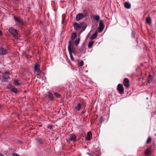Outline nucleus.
I'll list each match as a JSON object with an SVG mask.
<instances>
[{
    "label": "nucleus",
    "instance_id": "f257e3e1",
    "mask_svg": "<svg viewBox=\"0 0 156 156\" xmlns=\"http://www.w3.org/2000/svg\"><path fill=\"white\" fill-rule=\"evenodd\" d=\"M86 103L83 100H80L79 102L77 103L75 106V108L77 111H80L82 107H85Z\"/></svg>",
    "mask_w": 156,
    "mask_h": 156
},
{
    "label": "nucleus",
    "instance_id": "f03ea898",
    "mask_svg": "<svg viewBox=\"0 0 156 156\" xmlns=\"http://www.w3.org/2000/svg\"><path fill=\"white\" fill-rule=\"evenodd\" d=\"M9 32L15 37H18V32L17 30L13 27H11L9 29Z\"/></svg>",
    "mask_w": 156,
    "mask_h": 156
},
{
    "label": "nucleus",
    "instance_id": "7ed1b4c3",
    "mask_svg": "<svg viewBox=\"0 0 156 156\" xmlns=\"http://www.w3.org/2000/svg\"><path fill=\"white\" fill-rule=\"evenodd\" d=\"M117 89L120 94H122L124 93V88L122 84H119L117 87Z\"/></svg>",
    "mask_w": 156,
    "mask_h": 156
},
{
    "label": "nucleus",
    "instance_id": "20e7f679",
    "mask_svg": "<svg viewBox=\"0 0 156 156\" xmlns=\"http://www.w3.org/2000/svg\"><path fill=\"white\" fill-rule=\"evenodd\" d=\"M9 53L7 49H5L2 47H0V55H5Z\"/></svg>",
    "mask_w": 156,
    "mask_h": 156
},
{
    "label": "nucleus",
    "instance_id": "39448f33",
    "mask_svg": "<svg viewBox=\"0 0 156 156\" xmlns=\"http://www.w3.org/2000/svg\"><path fill=\"white\" fill-rule=\"evenodd\" d=\"M84 23V22L80 23V24L77 23H75L74 24L73 26L75 30H77L83 27V26Z\"/></svg>",
    "mask_w": 156,
    "mask_h": 156
},
{
    "label": "nucleus",
    "instance_id": "423d86ee",
    "mask_svg": "<svg viewBox=\"0 0 156 156\" xmlns=\"http://www.w3.org/2000/svg\"><path fill=\"white\" fill-rule=\"evenodd\" d=\"M68 50L70 53H73V47L72 44V41L70 40H69V45L68 46Z\"/></svg>",
    "mask_w": 156,
    "mask_h": 156
},
{
    "label": "nucleus",
    "instance_id": "0eeeda50",
    "mask_svg": "<svg viewBox=\"0 0 156 156\" xmlns=\"http://www.w3.org/2000/svg\"><path fill=\"white\" fill-rule=\"evenodd\" d=\"M8 87L10 90L16 94H17L18 92L17 89L14 87L12 84H10L8 85Z\"/></svg>",
    "mask_w": 156,
    "mask_h": 156
},
{
    "label": "nucleus",
    "instance_id": "6e6552de",
    "mask_svg": "<svg viewBox=\"0 0 156 156\" xmlns=\"http://www.w3.org/2000/svg\"><path fill=\"white\" fill-rule=\"evenodd\" d=\"M105 25L104 24V22L101 20L99 23V27L98 28V30L99 32H101L104 30Z\"/></svg>",
    "mask_w": 156,
    "mask_h": 156
},
{
    "label": "nucleus",
    "instance_id": "1a4fd4ad",
    "mask_svg": "<svg viewBox=\"0 0 156 156\" xmlns=\"http://www.w3.org/2000/svg\"><path fill=\"white\" fill-rule=\"evenodd\" d=\"M70 137L69 138L68 140H67V142L69 141H72L73 142H76V136L74 134H71L70 135Z\"/></svg>",
    "mask_w": 156,
    "mask_h": 156
},
{
    "label": "nucleus",
    "instance_id": "9d476101",
    "mask_svg": "<svg viewBox=\"0 0 156 156\" xmlns=\"http://www.w3.org/2000/svg\"><path fill=\"white\" fill-rule=\"evenodd\" d=\"M9 71H6L5 73L3 74V78L4 82L7 81L8 79L9 78Z\"/></svg>",
    "mask_w": 156,
    "mask_h": 156
},
{
    "label": "nucleus",
    "instance_id": "9b49d317",
    "mask_svg": "<svg viewBox=\"0 0 156 156\" xmlns=\"http://www.w3.org/2000/svg\"><path fill=\"white\" fill-rule=\"evenodd\" d=\"M123 83L126 88H128L129 87V81L128 78H126L123 81Z\"/></svg>",
    "mask_w": 156,
    "mask_h": 156
},
{
    "label": "nucleus",
    "instance_id": "f8f14e48",
    "mask_svg": "<svg viewBox=\"0 0 156 156\" xmlns=\"http://www.w3.org/2000/svg\"><path fill=\"white\" fill-rule=\"evenodd\" d=\"M84 16L83 14L81 13H78L76 17V20L77 21H79L80 19H82L84 17Z\"/></svg>",
    "mask_w": 156,
    "mask_h": 156
},
{
    "label": "nucleus",
    "instance_id": "ddd939ff",
    "mask_svg": "<svg viewBox=\"0 0 156 156\" xmlns=\"http://www.w3.org/2000/svg\"><path fill=\"white\" fill-rule=\"evenodd\" d=\"M151 147H148L147 148L144 152V154L145 155L147 156L150 154L151 153Z\"/></svg>",
    "mask_w": 156,
    "mask_h": 156
},
{
    "label": "nucleus",
    "instance_id": "4468645a",
    "mask_svg": "<svg viewBox=\"0 0 156 156\" xmlns=\"http://www.w3.org/2000/svg\"><path fill=\"white\" fill-rule=\"evenodd\" d=\"M13 18L14 20L17 21L18 23L20 24H21L22 25H23V23L22 22V21L19 19L17 17L15 16H14Z\"/></svg>",
    "mask_w": 156,
    "mask_h": 156
},
{
    "label": "nucleus",
    "instance_id": "2eb2a0df",
    "mask_svg": "<svg viewBox=\"0 0 156 156\" xmlns=\"http://www.w3.org/2000/svg\"><path fill=\"white\" fill-rule=\"evenodd\" d=\"M92 134L90 132H88L87 133V136L86 139L87 140H90L92 138Z\"/></svg>",
    "mask_w": 156,
    "mask_h": 156
},
{
    "label": "nucleus",
    "instance_id": "dca6fc26",
    "mask_svg": "<svg viewBox=\"0 0 156 156\" xmlns=\"http://www.w3.org/2000/svg\"><path fill=\"white\" fill-rule=\"evenodd\" d=\"M40 65L37 63H36L34 67V70L36 71H39L40 69Z\"/></svg>",
    "mask_w": 156,
    "mask_h": 156
},
{
    "label": "nucleus",
    "instance_id": "f3484780",
    "mask_svg": "<svg viewBox=\"0 0 156 156\" xmlns=\"http://www.w3.org/2000/svg\"><path fill=\"white\" fill-rule=\"evenodd\" d=\"M48 98H49L50 100L52 101L54 100L53 95L52 93L50 92H48Z\"/></svg>",
    "mask_w": 156,
    "mask_h": 156
},
{
    "label": "nucleus",
    "instance_id": "a211bd4d",
    "mask_svg": "<svg viewBox=\"0 0 156 156\" xmlns=\"http://www.w3.org/2000/svg\"><path fill=\"white\" fill-rule=\"evenodd\" d=\"M146 22L149 25H150L151 24V19L149 16L146 19Z\"/></svg>",
    "mask_w": 156,
    "mask_h": 156
},
{
    "label": "nucleus",
    "instance_id": "6ab92c4d",
    "mask_svg": "<svg viewBox=\"0 0 156 156\" xmlns=\"http://www.w3.org/2000/svg\"><path fill=\"white\" fill-rule=\"evenodd\" d=\"M98 31L97 30H96L94 33L90 37V39L93 40L98 35Z\"/></svg>",
    "mask_w": 156,
    "mask_h": 156
},
{
    "label": "nucleus",
    "instance_id": "aec40b11",
    "mask_svg": "<svg viewBox=\"0 0 156 156\" xmlns=\"http://www.w3.org/2000/svg\"><path fill=\"white\" fill-rule=\"evenodd\" d=\"M131 5L128 2H126L124 3V6L126 9H130L131 7Z\"/></svg>",
    "mask_w": 156,
    "mask_h": 156
},
{
    "label": "nucleus",
    "instance_id": "412c9836",
    "mask_svg": "<svg viewBox=\"0 0 156 156\" xmlns=\"http://www.w3.org/2000/svg\"><path fill=\"white\" fill-rule=\"evenodd\" d=\"M94 41H90L89 42L88 44V47L89 48H91L92 46H93V44H94Z\"/></svg>",
    "mask_w": 156,
    "mask_h": 156
},
{
    "label": "nucleus",
    "instance_id": "4be33fe9",
    "mask_svg": "<svg viewBox=\"0 0 156 156\" xmlns=\"http://www.w3.org/2000/svg\"><path fill=\"white\" fill-rule=\"evenodd\" d=\"M153 76L151 75L149 76L147 79V81L149 83H151L152 81Z\"/></svg>",
    "mask_w": 156,
    "mask_h": 156
},
{
    "label": "nucleus",
    "instance_id": "5701e85b",
    "mask_svg": "<svg viewBox=\"0 0 156 156\" xmlns=\"http://www.w3.org/2000/svg\"><path fill=\"white\" fill-rule=\"evenodd\" d=\"M93 18L97 21H98L100 18V17L98 15H93Z\"/></svg>",
    "mask_w": 156,
    "mask_h": 156
},
{
    "label": "nucleus",
    "instance_id": "b1692460",
    "mask_svg": "<svg viewBox=\"0 0 156 156\" xmlns=\"http://www.w3.org/2000/svg\"><path fill=\"white\" fill-rule=\"evenodd\" d=\"M14 82L15 85L17 86H20L22 85L21 83H19L17 79L14 80Z\"/></svg>",
    "mask_w": 156,
    "mask_h": 156
},
{
    "label": "nucleus",
    "instance_id": "393cba45",
    "mask_svg": "<svg viewBox=\"0 0 156 156\" xmlns=\"http://www.w3.org/2000/svg\"><path fill=\"white\" fill-rule=\"evenodd\" d=\"M37 141L40 144H44V140L40 138H37L36 139Z\"/></svg>",
    "mask_w": 156,
    "mask_h": 156
},
{
    "label": "nucleus",
    "instance_id": "a878e982",
    "mask_svg": "<svg viewBox=\"0 0 156 156\" xmlns=\"http://www.w3.org/2000/svg\"><path fill=\"white\" fill-rule=\"evenodd\" d=\"M36 76L37 78H39V77H41V70H39V71H37Z\"/></svg>",
    "mask_w": 156,
    "mask_h": 156
},
{
    "label": "nucleus",
    "instance_id": "bb28decb",
    "mask_svg": "<svg viewBox=\"0 0 156 156\" xmlns=\"http://www.w3.org/2000/svg\"><path fill=\"white\" fill-rule=\"evenodd\" d=\"M53 94H54L55 95L57 98H59L61 97V95L59 94L57 92H56L55 91H53Z\"/></svg>",
    "mask_w": 156,
    "mask_h": 156
},
{
    "label": "nucleus",
    "instance_id": "cd10ccee",
    "mask_svg": "<svg viewBox=\"0 0 156 156\" xmlns=\"http://www.w3.org/2000/svg\"><path fill=\"white\" fill-rule=\"evenodd\" d=\"M76 36H77V35H76V33H73L71 35V39L73 40H74L75 39V38L76 37Z\"/></svg>",
    "mask_w": 156,
    "mask_h": 156
},
{
    "label": "nucleus",
    "instance_id": "c85d7f7f",
    "mask_svg": "<svg viewBox=\"0 0 156 156\" xmlns=\"http://www.w3.org/2000/svg\"><path fill=\"white\" fill-rule=\"evenodd\" d=\"M152 141V138L151 137H149L147 140L146 144H147L150 143Z\"/></svg>",
    "mask_w": 156,
    "mask_h": 156
},
{
    "label": "nucleus",
    "instance_id": "c756f323",
    "mask_svg": "<svg viewBox=\"0 0 156 156\" xmlns=\"http://www.w3.org/2000/svg\"><path fill=\"white\" fill-rule=\"evenodd\" d=\"M80 41V39L78 38L75 41V44L76 46H77L79 44Z\"/></svg>",
    "mask_w": 156,
    "mask_h": 156
},
{
    "label": "nucleus",
    "instance_id": "7c9ffc66",
    "mask_svg": "<svg viewBox=\"0 0 156 156\" xmlns=\"http://www.w3.org/2000/svg\"><path fill=\"white\" fill-rule=\"evenodd\" d=\"M84 46H82L80 47V48L79 49L78 51H79V52H81L83 49Z\"/></svg>",
    "mask_w": 156,
    "mask_h": 156
},
{
    "label": "nucleus",
    "instance_id": "2f4dec72",
    "mask_svg": "<svg viewBox=\"0 0 156 156\" xmlns=\"http://www.w3.org/2000/svg\"><path fill=\"white\" fill-rule=\"evenodd\" d=\"M78 65L79 66H81L83 65V61H81L80 62L78 63Z\"/></svg>",
    "mask_w": 156,
    "mask_h": 156
},
{
    "label": "nucleus",
    "instance_id": "473e14b6",
    "mask_svg": "<svg viewBox=\"0 0 156 156\" xmlns=\"http://www.w3.org/2000/svg\"><path fill=\"white\" fill-rule=\"evenodd\" d=\"M69 55H70V58H71V60L72 61H74V58L73 57V56L72 55V53H70Z\"/></svg>",
    "mask_w": 156,
    "mask_h": 156
},
{
    "label": "nucleus",
    "instance_id": "72a5a7b5",
    "mask_svg": "<svg viewBox=\"0 0 156 156\" xmlns=\"http://www.w3.org/2000/svg\"><path fill=\"white\" fill-rule=\"evenodd\" d=\"M99 122L101 123H102V122L103 121V117L102 116L100 117V119H99Z\"/></svg>",
    "mask_w": 156,
    "mask_h": 156
},
{
    "label": "nucleus",
    "instance_id": "f704fd0d",
    "mask_svg": "<svg viewBox=\"0 0 156 156\" xmlns=\"http://www.w3.org/2000/svg\"><path fill=\"white\" fill-rule=\"evenodd\" d=\"M47 127L49 129H52L53 128V126L52 125H49L47 126Z\"/></svg>",
    "mask_w": 156,
    "mask_h": 156
},
{
    "label": "nucleus",
    "instance_id": "c9c22d12",
    "mask_svg": "<svg viewBox=\"0 0 156 156\" xmlns=\"http://www.w3.org/2000/svg\"><path fill=\"white\" fill-rule=\"evenodd\" d=\"M12 156H19V155L18 154L16 153H13L12 154Z\"/></svg>",
    "mask_w": 156,
    "mask_h": 156
},
{
    "label": "nucleus",
    "instance_id": "e433bc0d",
    "mask_svg": "<svg viewBox=\"0 0 156 156\" xmlns=\"http://www.w3.org/2000/svg\"><path fill=\"white\" fill-rule=\"evenodd\" d=\"M0 156H5L4 154L0 153Z\"/></svg>",
    "mask_w": 156,
    "mask_h": 156
},
{
    "label": "nucleus",
    "instance_id": "4c0bfd02",
    "mask_svg": "<svg viewBox=\"0 0 156 156\" xmlns=\"http://www.w3.org/2000/svg\"><path fill=\"white\" fill-rule=\"evenodd\" d=\"M2 34V33L1 30H0V36Z\"/></svg>",
    "mask_w": 156,
    "mask_h": 156
},
{
    "label": "nucleus",
    "instance_id": "58836bf2",
    "mask_svg": "<svg viewBox=\"0 0 156 156\" xmlns=\"http://www.w3.org/2000/svg\"><path fill=\"white\" fill-rule=\"evenodd\" d=\"M87 154H89L90 156V154L89 153L87 152Z\"/></svg>",
    "mask_w": 156,
    "mask_h": 156
},
{
    "label": "nucleus",
    "instance_id": "ea45409f",
    "mask_svg": "<svg viewBox=\"0 0 156 156\" xmlns=\"http://www.w3.org/2000/svg\"><path fill=\"white\" fill-rule=\"evenodd\" d=\"M90 156H94L92 154H90Z\"/></svg>",
    "mask_w": 156,
    "mask_h": 156
},
{
    "label": "nucleus",
    "instance_id": "a19ab883",
    "mask_svg": "<svg viewBox=\"0 0 156 156\" xmlns=\"http://www.w3.org/2000/svg\"><path fill=\"white\" fill-rule=\"evenodd\" d=\"M2 107V105L1 104H0V108H1Z\"/></svg>",
    "mask_w": 156,
    "mask_h": 156
}]
</instances>
